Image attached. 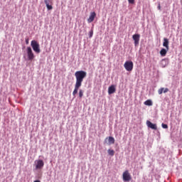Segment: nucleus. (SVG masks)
<instances>
[{"label":"nucleus","mask_w":182,"mask_h":182,"mask_svg":"<svg viewBox=\"0 0 182 182\" xmlns=\"http://www.w3.org/2000/svg\"><path fill=\"white\" fill-rule=\"evenodd\" d=\"M87 73L86 71L83 70H80V71H76L75 73L76 82L75 85V89L73 92V95L76 96L77 95V92H79V89L82 86V83L83 82V79L86 77Z\"/></svg>","instance_id":"1"},{"label":"nucleus","mask_w":182,"mask_h":182,"mask_svg":"<svg viewBox=\"0 0 182 182\" xmlns=\"http://www.w3.org/2000/svg\"><path fill=\"white\" fill-rule=\"evenodd\" d=\"M31 46L34 50V52H36V53H41V48L39 46V43H38V41L33 40L31 42Z\"/></svg>","instance_id":"2"},{"label":"nucleus","mask_w":182,"mask_h":182,"mask_svg":"<svg viewBox=\"0 0 182 182\" xmlns=\"http://www.w3.org/2000/svg\"><path fill=\"white\" fill-rule=\"evenodd\" d=\"M34 164L35 170H42L43 168V166H45V163L42 159L36 160Z\"/></svg>","instance_id":"3"},{"label":"nucleus","mask_w":182,"mask_h":182,"mask_svg":"<svg viewBox=\"0 0 182 182\" xmlns=\"http://www.w3.org/2000/svg\"><path fill=\"white\" fill-rule=\"evenodd\" d=\"M133 61H126L124 64V67L127 72H132V70H133Z\"/></svg>","instance_id":"4"},{"label":"nucleus","mask_w":182,"mask_h":182,"mask_svg":"<svg viewBox=\"0 0 182 182\" xmlns=\"http://www.w3.org/2000/svg\"><path fill=\"white\" fill-rule=\"evenodd\" d=\"M27 56L28 60H33L35 59V54H33V51H32L31 47H27Z\"/></svg>","instance_id":"5"},{"label":"nucleus","mask_w":182,"mask_h":182,"mask_svg":"<svg viewBox=\"0 0 182 182\" xmlns=\"http://www.w3.org/2000/svg\"><path fill=\"white\" fill-rule=\"evenodd\" d=\"M122 178L124 181H130V180H132V176L130 175V173H129V171H125L123 173Z\"/></svg>","instance_id":"6"},{"label":"nucleus","mask_w":182,"mask_h":182,"mask_svg":"<svg viewBox=\"0 0 182 182\" xmlns=\"http://www.w3.org/2000/svg\"><path fill=\"white\" fill-rule=\"evenodd\" d=\"M105 144H114V138L113 136H109L105 138V141H104Z\"/></svg>","instance_id":"7"},{"label":"nucleus","mask_w":182,"mask_h":182,"mask_svg":"<svg viewBox=\"0 0 182 182\" xmlns=\"http://www.w3.org/2000/svg\"><path fill=\"white\" fill-rule=\"evenodd\" d=\"M133 41H134V46H137L140 42V34H134L132 36Z\"/></svg>","instance_id":"8"},{"label":"nucleus","mask_w":182,"mask_h":182,"mask_svg":"<svg viewBox=\"0 0 182 182\" xmlns=\"http://www.w3.org/2000/svg\"><path fill=\"white\" fill-rule=\"evenodd\" d=\"M96 18V12L92 11L90 14V17L87 19L88 23H92L95 21V18Z\"/></svg>","instance_id":"9"},{"label":"nucleus","mask_w":182,"mask_h":182,"mask_svg":"<svg viewBox=\"0 0 182 182\" xmlns=\"http://www.w3.org/2000/svg\"><path fill=\"white\" fill-rule=\"evenodd\" d=\"M146 126H148L149 129H152V130H157V124H153L149 120L146 121Z\"/></svg>","instance_id":"10"},{"label":"nucleus","mask_w":182,"mask_h":182,"mask_svg":"<svg viewBox=\"0 0 182 182\" xmlns=\"http://www.w3.org/2000/svg\"><path fill=\"white\" fill-rule=\"evenodd\" d=\"M116 92V86L115 85H111L108 88V93L109 95H113Z\"/></svg>","instance_id":"11"},{"label":"nucleus","mask_w":182,"mask_h":182,"mask_svg":"<svg viewBox=\"0 0 182 182\" xmlns=\"http://www.w3.org/2000/svg\"><path fill=\"white\" fill-rule=\"evenodd\" d=\"M168 43H169L168 39L164 38L163 46H164V48H166V49L167 50H168V49H169Z\"/></svg>","instance_id":"12"},{"label":"nucleus","mask_w":182,"mask_h":182,"mask_svg":"<svg viewBox=\"0 0 182 182\" xmlns=\"http://www.w3.org/2000/svg\"><path fill=\"white\" fill-rule=\"evenodd\" d=\"M168 92V88L161 87L158 90L159 95H163V93H167Z\"/></svg>","instance_id":"13"},{"label":"nucleus","mask_w":182,"mask_h":182,"mask_svg":"<svg viewBox=\"0 0 182 182\" xmlns=\"http://www.w3.org/2000/svg\"><path fill=\"white\" fill-rule=\"evenodd\" d=\"M44 3L46 4L47 9L48 11H51V9H53V6H52V5H49V0H45Z\"/></svg>","instance_id":"14"},{"label":"nucleus","mask_w":182,"mask_h":182,"mask_svg":"<svg viewBox=\"0 0 182 182\" xmlns=\"http://www.w3.org/2000/svg\"><path fill=\"white\" fill-rule=\"evenodd\" d=\"M168 50H166V48H162L161 50V51H160V55H161V56H166V55H167V51H168Z\"/></svg>","instance_id":"15"},{"label":"nucleus","mask_w":182,"mask_h":182,"mask_svg":"<svg viewBox=\"0 0 182 182\" xmlns=\"http://www.w3.org/2000/svg\"><path fill=\"white\" fill-rule=\"evenodd\" d=\"M144 105L146 106H153V102H151V100H148L144 102Z\"/></svg>","instance_id":"16"},{"label":"nucleus","mask_w":182,"mask_h":182,"mask_svg":"<svg viewBox=\"0 0 182 182\" xmlns=\"http://www.w3.org/2000/svg\"><path fill=\"white\" fill-rule=\"evenodd\" d=\"M107 153L109 156H114V150L113 149H108Z\"/></svg>","instance_id":"17"},{"label":"nucleus","mask_w":182,"mask_h":182,"mask_svg":"<svg viewBox=\"0 0 182 182\" xmlns=\"http://www.w3.org/2000/svg\"><path fill=\"white\" fill-rule=\"evenodd\" d=\"M79 97L80 99H82V97H83V90H79Z\"/></svg>","instance_id":"18"},{"label":"nucleus","mask_w":182,"mask_h":182,"mask_svg":"<svg viewBox=\"0 0 182 182\" xmlns=\"http://www.w3.org/2000/svg\"><path fill=\"white\" fill-rule=\"evenodd\" d=\"M161 127H163V129H168V126L166 124H162Z\"/></svg>","instance_id":"19"},{"label":"nucleus","mask_w":182,"mask_h":182,"mask_svg":"<svg viewBox=\"0 0 182 182\" xmlns=\"http://www.w3.org/2000/svg\"><path fill=\"white\" fill-rule=\"evenodd\" d=\"M92 36H93V30H91V31L89 32V37H90V38H92Z\"/></svg>","instance_id":"20"},{"label":"nucleus","mask_w":182,"mask_h":182,"mask_svg":"<svg viewBox=\"0 0 182 182\" xmlns=\"http://www.w3.org/2000/svg\"><path fill=\"white\" fill-rule=\"evenodd\" d=\"M129 4H134V0H128Z\"/></svg>","instance_id":"21"},{"label":"nucleus","mask_w":182,"mask_h":182,"mask_svg":"<svg viewBox=\"0 0 182 182\" xmlns=\"http://www.w3.org/2000/svg\"><path fill=\"white\" fill-rule=\"evenodd\" d=\"M158 9H159V10L161 9V6H160V4H159V6H158Z\"/></svg>","instance_id":"22"},{"label":"nucleus","mask_w":182,"mask_h":182,"mask_svg":"<svg viewBox=\"0 0 182 182\" xmlns=\"http://www.w3.org/2000/svg\"><path fill=\"white\" fill-rule=\"evenodd\" d=\"M26 45H28V43H29V41H28V40H26Z\"/></svg>","instance_id":"23"},{"label":"nucleus","mask_w":182,"mask_h":182,"mask_svg":"<svg viewBox=\"0 0 182 182\" xmlns=\"http://www.w3.org/2000/svg\"><path fill=\"white\" fill-rule=\"evenodd\" d=\"M34 182H41L39 180L34 181Z\"/></svg>","instance_id":"24"}]
</instances>
